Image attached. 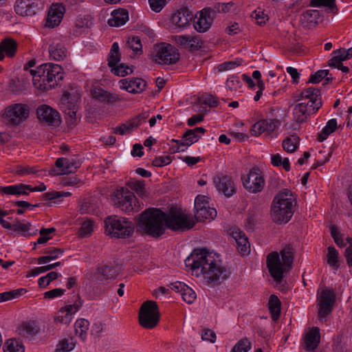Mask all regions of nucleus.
Listing matches in <instances>:
<instances>
[{
	"mask_svg": "<svg viewBox=\"0 0 352 352\" xmlns=\"http://www.w3.org/2000/svg\"><path fill=\"white\" fill-rule=\"evenodd\" d=\"M328 74H329V70H327V69L318 70L314 74H312L310 76L308 82L313 83V84L318 83L323 78H324L326 76H327Z\"/></svg>",
	"mask_w": 352,
	"mask_h": 352,
	"instance_id": "56",
	"label": "nucleus"
},
{
	"mask_svg": "<svg viewBox=\"0 0 352 352\" xmlns=\"http://www.w3.org/2000/svg\"><path fill=\"white\" fill-rule=\"evenodd\" d=\"M301 99H308V102L319 100L322 101L320 97V90L314 87H309L302 91L300 94Z\"/></svg>",
	"mask_w": 352,
	"mask_h": 352,
	"instance_id": "41",
	"label": "nucleus"
},
{
	"mask_svg": "<svg viewBox=\"0 0 352 352\" xmlns=\"http://www.w3.org/2000/svg\"><path fill=\"white\" fill-rule=\"evenodd\" d=\"M322 107V101L316 100L311 103L302 102L295 105L294 108V116L295 120L298 123L304 122L307 118L316 113Z\"/></svg>",
	"mask_w": 352,
	"mask_h": 352,
	"instance_id": "13",
	"label": "nucleus"
},
{
	"mask_svg": "<svg viewBox=\"0 0 352 352\" xmlns=\"http://www.w3.org/2000/svg\"><path fill=\"white\" fill-rule=\"evenodd\" d=\"M19 334L24 338H30L36 335L38 331V327L34 321L23 322L17 329Z\"/></svg>",
	"mask_w": 352,
	"mask_h": 352,
	"instance_id": "36",
	"label": "nucleus"
},
{
	"mask_svg": "<svg viewBox=\"0 0 352 352\" xmlns=\"http://www.w3.org/2000/svg\"><path fill=\"white\" fill-rule=\"evenodd\" d=\"M17 43L12 38H6L0 43V61L3 60L5 55L9 58L15 56L17 51Z\"/></svg>",
	"mask_w": 352,
	"mask_h": 352,
	"instance_id": "28",
	"label": "nucleus"
},
{
	"mask_svg": "<svg viewBox=\"0 0 352 352\" xmlns=\"http://www.w3.org/2000/svg\"><path fill=\"white\" fill-rule=\"evenodd\" d=\"M4 352H24L25 349L22 343L16 339L8 340L4 346Z\"/></svg>",
	"mask_w": 352,
	"mask_h": 352,
	"instance_id": "45",
	"label": "nucleus"
},
{
	"mask_svg": "<svg viewBox=\"0 0 352 352\" xmlns=\"http://www.w3.org/2000/svg\"><path fill=\"white\" fill-rule=\"evenodd\" d=\"M283 262L280 261L278 252L270 253L266 259L267 267L271 276L277 283H280L285 272L289 270L294 261L292 248L288 245L280 251Z\"/></svg>",
	"mask_w": 352,
	"mask_h": 352,
	"instance_id": "3",
	"label": "nucleus"
},
{
	"mask_svg": "<svg viewBox=\"0 0 352 352\" xmlns=\"http://www.w3.org/2000/svg\"><path fill=\"white\" fill-rule=\"evenodd\" d=\"M241 179L243 187L252 193L261 192L265 185V181L261 175V170L257 168H252L247 177H242Z\"/></svg>",
	"mask_w": 352,
	"mask_h": 352,
	"instance_id": "12",
	"label": "nucleus"
},
{
	"mask_svg": "<svg viewBox=\"0 0 352 352\" xmlns=\"http://www.w3.org/2000/svg\"><path fill=\"white\" fill-rule=\"evenodd\" d=\"M175 41L181 46L192 51L197 50L202 46V42L199 36H177Z\"/></svg>",
	"mask_w": 352,
	"mask_h": 352,
	"instance_id": "29",
	"label": "nucleus"
},
{
	"mask_svg": "<svg viewBox=\"0 0 352 352\" xmlns=\"http://www.w3.org/2000/svg\"><path fill=\"white\" fill-rule=\"evenodd\" d=\"M74 298L73 303L67 305L59 309L57 316L54 318L56 322L65 324L71 322L73 316L80 309L83 304V300L79 294L75 295Z\"/></svg>",
	"mask_w": 352,
	"mask_h": 352,
	"instance_id": "11",
	"label": "nucleus"
},
{
	"mask_svg": "<svg viewBox=\"0 0 352 352\" xmlns=\"http://www.w3.org/2000/svg\"><path fill=\"white\" fill-rule=\"evenodd\" d=\"M185 290H183V292L181 294L183 300L188 304H190L194 302L196 299V294L195 292L188 285L186 286Z\"/></svg>",
	"mask_w": 352,
	"mask_h": 352,
	"instance_id": "57",
	"label": "nucleus"
},
{
	"mask_svg": "<svg viewBox=\"0 0 352 352\" xmlns=\"http://www.w3.org/2000/svg\"><path fill=\"white\" fill-rule=\"evenodd\" d=\"M299 141L300 138L296 135L288 136L283 142V148L288 153L294 152L299 144Z\"/></svg>",
	"mask_w": 352,
	"mask_h": 352,
	"instance_id": "44",
	"label": "nucleus"
},
{
	"mask_svg": "<svg viewBox=\"0 0 352 352\" xmlns=\"http://www.w3.org/2000/svg\"><path fill=\"white\" fill-rule=\"evenodd\" d=\"M192 217L185 213L166 214L160 209L149 208L143 211L138 219L137 232L153 238L164 234L166 228L172 230H189L194 226Z\"/></svg>",
	"mask_w": 352,
	"mask_h": 352,
	"instance_id": "1",
	"label": "nucleus"
},
{
	"mask_svg": "<svg viewBox=\"0 0 352 352\" xmlns=\"http://www.w3.org/2000/svg\"><path fill=\"white\" fill-rule=\"evenodd\" d=\"M318 317L325 318L332 311L336 302V294L332 289H322L318 296Z\"/></svg>",
	"mask_w": 352,
	"mask_h": 352,
	"instance_id": "14",
	"label": "nucleus"
},
{
	"mask_svg": "<svg viewBox=\"0 0 352 352\" xmlns=\"http://www.w3.org/2000/svg\"><path fill=\"white\" fill-rule=\"evenodd\" d=\"M120 60V54L119 52V45L118 43H113L108 57V65L112 68L117 65Z\"/></svg>",
	"mask_w": 352,
	"mask_h": 352,
	"instance_id": "43",
	"label": "nucleus"
},
{
	"mask_svg": "<svg viewBox=\"0 0 352 352\" xmlns=\"http://www.w3.org/2000/svg\"><path fill=\"white\" fill-rule=\"evenodd\" d=\"M28 188H30V185L20 184L0 187V192L3 195H28Z\"/></svg>",
	"mask_w": 352,
	"mask_h": 352,
	"instance_id": "35",
	"label": "nucleus"
},
{
	"mask_svg": "<svg viewBox=\"0 0 352 352\" xmlns=\"http://www.w3.org/2000/svg\"><path fill=\"white\" fill-rule=\"evenodd\" d=\"M94 222L90 219L85 220L78 230L80 237L85 238L91 234L94 231Z\"/></svg>",
	"mask_w": 352,
	"mask_h": 352,
	"instance_id": "46",
	"label": "nucleus"
},
{
	"mask_svg": "<svg viewBox=\"0 0 352 352\" xmlns=\"http://www.w3.org/2000/svg\"><path fill=\"white\" fill-rule=\"evenodd\" d=\"M91 94L94 99L106 104H112L122 100L118 94L104 90L100 87H94L91 89Z\"/></svg>",
	"mask_w": 352,
	"mask_h": 352,
	"instance_id": "20",
	"label": "nucleus"
},
{
	"mask_svg": "<svg viewBox=\"0 0 352 352\" xmlns=\"http://www.w3.org/2000/svg\"><path fill=\"white\" fill-rule=\"evenodd\" d=\"M337 129V121L336 119L329 120L322 132L318 134V140L320 142L325 140L328 135L333 133Z\"/></svg>",
	"mask_w": 352,
	"mask_h": 352,
	"instance_id": "42",
	"label": "nucleus"
},
{
	"mask_svg": "<svg viewBox=\"0 0 352 352\" xmlns=\"http://www.w3.org/2000/svg\"><path fill=\"white\" fill-rule=\"evenodd\" d=\"M38 74H41V82L38 85V89L47 91L57 85L58 82L63 79L62 67L52 63L42 64L38 67Z\"/></svg>",
	"mask_w": 352,
	"mask_h": 352,
	"instance_id": "6",
	"label": "nucleus"
},
{
	"mask_svg": "<svg viewBox=\"0 0 352 352\" xmlns=\"http://www.w3.org/2000/svg\"><path fill=\"white\" fill-rule=\"evenodd\" d=\"M126 45L129 48L131 49L135 52H140L142 50V45L141 43V40L138 36H133L129 38L126 42Z\"/></svg>",
	"mask_w": 352,
	"mask_h": 352,
	"instance_id": "53",
	"label": "nucleus"
},
{
	"mask_svg": "<svg viewBox=\"0 0 352 352\" xmlns=\"http://www.w3.org/2000/svg\"><path fill=\"white\" fill-rule=\"evenodd\" d=\"M232 235L241 253L243 255L247 254L250 252V244L245 234L239 229H236L232 231Z\"/></svg>",
	"mask_w": 352,
	"mask_h": 352,
	"instance_id": "33",
	"label": "nucleus"
},
{
	"mask_svg": "<svg viewBox=\"0 0 352 352\" xmlns=\"http://www.w3.org/2000/svg\"><path fill=\"white\" fill-rule=\"evenodd\" d=\"M252 16L255 19L256 23L259 25L265 24L268 19L267 16L261 10H255Z\"/></svg>",
	"mask_w": 352,
	"mask_h": 352,
	"instance_id": "62",
	"label": "nucleus"
},
{
	"mask_svg": "<svg viewBox=\"0 0 352 352\" xmlns=\"http://www.w3.org/2000/svg\"><path fill=\"white\" fill-rule=\"evenodd\" d=\"M184 141L172 140V142H176L177 144V147L173 148V153L176 152H182L184 151V148H181L182 146L188 147L191 146L192 144L199 141L201 138V135L198 134L194 133L192 131H189L188 129L186 131V133L182 136Z\"/></svg>",
	"mask_w": 352,
	"mask_h": 352,
	"instance_id": "27",
	"label": "nucleus"
},
{
	"mask_svg": "<svg viewBox=\"0 0 352 352\" xmlns=\"http://www.w3.org/2000/svg\"><path fill=\"white\" fill-rule=\"evenodd\" d=\"M56 166L60 170L57 175H67L74 173L80 166V162L73 158L60 157L56 160Z\"/></svg>",
	"mask_w": 352,
	"mask_h": 352,
	"instance_id": "21",
	"label": "nucleus"
},
{
	"mask_svg": "<svg viewBox=\"0 0 352 352\" xmlns=\"http://www.w3.org/2000/svg\"><path fill=\"white\" fill-rule=\"evenodd\" d=\"M241 64V60L237 59L234 61H228L223 63L219 65V71H226L232 69L237 66H239Z\"/></svg>",
	"mask_w": 352,
	"mask_h": 352,
	"instance_id": "61",
	"label": "nucleus"
},
{
	"mask_svg": "<svg viewBox=\"0 0 352 352\" xmlns=\"http://www.w3.org/2000/svg\"><path fill=\"white\" fill-rule=\"evenodd\" d=\"M75 345L73 338L63 339L57 344L55 352H69L74 349Z\"/></svg>",
	"mask_w": 352,
	"mask_h": 352,
	"instance_id": "47",
	"label": "nucleus"
},
{
	"mask_svg": "<svg viewBox=\"0 0 352 352\" xmlns=\"http://www.w3.org/2000/svg\"><path fill=\"white\" fill-rule=\"evenodd\" d=\"M36 115L38 120L49 125L58 126L60 123L59 113L47 104H42L36 109Z\"/></svg>",
	"mask_w": 352,
	"mask_h": 352,
	"instance_id": "16",
	"label": "nucleus"
},
{
	"mask_svg": "<svg viewBox=\"0 0 352 352\" xmlns=\"http://www.w3.org/2000/svg\"><path fill=\"white\" fill-rule=\"evenodd\" d=\"M147 118V115L142 113L133 118L129 121L120 124V126L113 129L115 133L123 135L126 133H129L132 131L133 129L138 127Z\"/></svg>",
	"mask_w": 352,
	"mask_h": 352,
	"instance_id": "22",
	"label": "nucleus"
},
{
	"mask_svg": "<svg viewBox=\"0 0 352 352\" xmlns=\"http://www.w3.org/2000/svg\"><path fill=\"white\" fill-rule=\"evenodd\" d=\"M64 252L63 249L53 248L45 252L46 256H40L37 258L38 264L47 263L58 258L59 255Z\"/></svg>",
	"mask_w": 352,
	"mask_h": 352,
	"instance_id": "40",
	"label": "nucleus"
},
{
	"mask_svg": "<svg viewBox=\"0 0 352 352\" xmlns=\"http://www.w3.org/2000/svg\"><path fill=\"white\" fill-rule=\"evenodd\" d=\"M193 14L186 8L178 10L172 16L173 23L180 28H185L190 25Z\"/></svg>",
	"mask_w": 352,
	"mask_h": 352,
	"instance_id": "26",
	"label": "nucleus"
},
{
	"mask_svg": "<svg viewBox=\"0 0 352 352\" xmlns=\"http://www.w3.org/2000/svg\"><path fill=\"white\" fill-rule=\"evenodd\" d=\"M216 215V210L209 207V206L199 208V210L195 211V214L196 219L199 221H204L205 219H212Z\"/></svg>",
	"mask_w": 352,
	"mask_h": 352,
	"instance_id": "37",
	"label": "nucleus"
},
{
	"mask_svg": "<svg viewBox=\"0 0 352 352\" xmlns=\"http://www.w3.org/2000/svg\"><path fill=\"white\" fill-rule=\"evenodd\" d=\"M43 7L41 0H17L14 10L21 16H33Z\"/></svg>",
	"mask_w": 352,
	"mask_h": 352,
	"instance_id": "15",
	"label": "nucleus"
},
{
	"mask_svg": "<svg viewBox=\"0 0 352 352\" xmlns=\"http://www.w3.org/2000/svg\"><path fill=\"white\" fill-rule=\"evenodd\" d=\"M112 18L108 20V24L113 27L123 25L129 20V12L126 9L115 10L111 13Z\"/></svg>",
	"mask_w": 352,
	"mask_h": 352,
	"instance_id": "32",
	"label": "nucleus"
},
{
	"mask_svg": "<svg viewBox=\"0 0 352 352\" xmlns=\"http://www.w3.org/2000/svg\"><path fill=\"white\" fill-rule=\"evenodd\" d=\"M214 184L217 190L226 197H230L236 192L234 181L226 175H219L214 177Z\"/></svg>",
	"mask_w": 352,
	"mask_h": 352,
	"instance_id": "18",
	"label": "nucleus"
},
{
	"mask_svg": "<svg viewBox=\"0 0 352 352\" xmlns=\"http://www.w3.org/2000/svg\"><path fill=\"white\" fill-rule=\"evenodd\" d=\"M166 3V0H149L151 8L156 12L161 11Z\"/></svg>",
	"mask_w": 352,
	"mask_h": 352,
	"instance_id": "63",
	"label": "nucleus"
},
{
	"mask_svg": "<svg viewBox=\"0 0 352 352\" xmlns=\"http://www.w3.org/2000/svg\"><path fill=\"white\" fill-rule=\"evenodd\" d=\"M76 102L77 100L74 101L69 93H65L60 99L61 108L68 116L67 121L70 125L75 124L76 122V112L78 110Z\"/></svg>",
	"mask_w": 352,
	"mask_h": 352,
	"instance_id": "17",
	"label": "nucleus"
},
{
	"mask_svg": "<svg viewBox=\"0 0 352 352\" xmlns=\"http://www.w3.org/2000/svg\"><path fill=\"white\" fill-rule=\"evenodd\" d=\"M278 123L279 122L278 120L274 122L271 119L261 120L252 126L251 133L256 136L261 135L263 133L270 134L274 131L276 127V124Z\"/></svg>",
	"mask_w": 352,
	"mask_h": 352,
	"instance_id": "24",
	"label": "nucleus"
},
{
	"mask_svg": "<svg viewBox=\"0 0 352 352\" xmlns=\"http://www.w3.org/2000/svg\"><path fill=\"white\" fill-rule=\"evenodd\" d=\"M294 197L291 191L285 190L278 193L271 206V217L277 224L287 223L294 214Z\"/></svg>",
	"mask_w": 352,
	"mask_h": 352,
	"instance_id": "4",
	"label": "nucleus"
},
{
	"mask_svg": "<svg viewBox=\"0 0 352 352\" xmlns=\"http://www.w3.org/2000/svg\"><path fill=\"white\" fill-rule=\"evenodd\" d=\"M71 195V193L69 192H59V191H52V192H47L43 195V197L45 200H55L57 199H60L63 197H69Z\"/></svg>",
	"mask_w": 352,
	"mask_h": 352,
	"instance_id": "54",
	"label": "nucleus"
},
{
	"mask_svg": "<svg viewBox=\"0 0 352 352\" xmlns=\"http://www.w3.org/2000/svg\"><path fill=\"white\" fill-rule=\"evenodd\" d=\"M160 314L156 302L147 300L140 307L139 322L142 327L146 329H153L158 323Z\"/></svg>",
	"mask_w": 352,
	"mask_h": 352,
	"instance_id": "10",
	"label": "nucleus"
},
{
	"mask_svg": "<svg viewBox=\"0 0 352 352\" xmlns=\"http://www.w3.org/2000/svg\"><path fill=\"white\" fill-rule=\"evenodd\" d=\"M104 223L105 233L111 237L126 239L133 234L134 225L125 217L109 216L105 219Z\"/></svg>",
	"mask_w": 352,
	"mask_h": 352,
	"instance_id": "5",
	"label": "nucleus"
},
{
	"mask_svg": "<svg viewBox=\"0 0 352 352\" xmlns=\"http://www.w3.org/2000/svg\"><path fill=\"white\" fill-rule=\"evenodd\" d=\"M116 276V269L109 265L98 267L95 273V278L98 283H103L104 280L114 278Z\"/></svg>",
	"mask_w": 352,
	"mask_h": 352,
	"instance_id": "34",
	"label": "nucleus"
},
{
	"mask_svg": "<svg viewBox=\"0 0 352 352\" xmlns=\"http://www.w3.org/2000/svg\"><path fill=\"white\" fill-rule=\"evenodd\" d=\"M311 6L314 7L326 6L333 12H336L337 10L335 0H311Z\"/></svg>",
	"mask_w": 352,
	"mask_h": 352,
	"instance_id": "52",
	"label": "nucleus"
},
{
	"mask_svg": "<svg viewBox=\"0 0 352 352\" xmlns=\"http://www.w3.org/2000/svg\"><path fill=\"white\" fill-rule=\"evenodd\" d=\"M30 108L26 104L15 103L8 106L3 113V122L8 126L16 127L23 123L30 116Z\"/></svg>",
	"mask_w": 352,
	"mask_h": 352,
	"instance_id": "8",
	"label": "nucleus"
},
{
	"mask_svg": "<svg viewBox=\"0 0 352 352\" xmlns=\"http://www.w3.org/2000/svg\"><path fill=\"white\" fill-rule=\"evenodd\" d=\"M320 339L319 328L313 327L305 336L304 348L307 351L314 350L318 346Z\"/></svg>",
	"mask_w": 352,
	"mask_h": 352,
	"instance_id": "30",
	"label": "nucleus"
},
{
	"mask_svg": "<svg viewBox=\"0 0 352 352\" xmlns=\"http://www.w3.org/2000/svg\"><path fill=\"white\" fill-rule=\"evenodd\" d=\"M327 263L335 269H338V252L333 246L328 248Z\"/></svg>",
	"mask_w": 352,
	"mask_h": 352,
	"instance_id": "48",
	"label": "nucleus"
},
{
	"mask_svg": "<svg viewBox=\"0 0 352 352\" xmlns=\"http://www.w3.org/2000/svg\"><path fill=\"white\" fill-rule=\"evenodd\" d=\"M179 53L170 44L162 43L156 45L153 54V61L160 65H172L179 60Z\"/></svg>",
	"mask_w": 352,
	"mask_h": 352,
	"instance_id": "9",
	"label": "nucleus"
},
{
	"mask_svg": "<svg viewBox=\"0 0 352 352\" xmlns=\"http://www.w3.org/2000/svg\"><path fill=\"white\" fill-rule=\"evenodd\" d=\"M50 56L56 61L64 60L67 55V50L61 43L53 42L49 46Z\"/></svg>",
	"mask_w": 352,
	"mask_h": 352,
	"instance_id": "31",
	"label": "nucleus"
},
{
	"mask_svg": "<svg viewBox=\"0 0 352 352\" xmlns=\"http://www.w3.org/2000/svg\"><path fill=\"white\" fill-rule=\"evenodd\" d=\"M318 16V11L307 10L300 15V21L303 23H311L315 21Z\"/></svg>",
	"mask_w": 352,
	"mask_h": 352,
	"instance_id": "50",
	"label": "nucleus"
},
{
	"mask_svg": "<svg viewBox=\"0 0 352 352\" xmlns=\"http://www.w3.org/2000/svg\"><path fill=\"white\" fill-rule=\"evenodd\" d=\"M280 301L275 295H272L268 302V307L272 314V318L276 321L278 319L280 314Z\"/></svg>",
	"mask_w": 352,
	"mask_h": 352,
	"instance_id": "38",
	"label": "nucleus"
},
{
	"mask_svg": "<svg viewBox=\"0 0 352 352\" xmlns=\"http://www.w3.org/2000/svg\"><path fill=\"white\" fill-rule=\"evenodd\" d=\"M129 186L135 190L140 196H143L145 190V182L144 180H133L129 182Z\"/></svg>",
	"mask_w": 352,
	"mask_h": 352,
	"instance_id": "55",
	"label": "nucleus"
},
{
	"mask_svg": "<svg viewBox=\"0 0 352 352\" xmlns=\"http://www.w3.org/2000/svg\"><path fill=\"white\" fill-rule=\"evenodd\" d=\"M201 339L202 340L214 343L216 340V334L212 330L204 329L201 334Z\"/></svg>",
	"mask_w": 352,
	"mask_h": 352,
	"instance_id": "60",
	"label": "nucleus"
},
{
	"mask_svg": "<svg viewBox=\"0 0 352 352\" xmlns=\"http://www.w3.org/2000/svg\"><path fill=\"white\" fill-rule=\"evenodd\" d=\"M64 7L58 4H53L48 12L45 25L48 28H54L60 23L63 16Z\"/></svg>",
	"mask_w": 352,
	"mask_h": 352,
	"instance_id": "25",
	"label": "nucleus"
},
{
	"mask_svg": "<svg viewBox=\"0 0 352 352\" xmlns=\"http://www.w3.org/2000/svg\"><path fill=\"white\" fill-rule=\"evenodd\" d=\"M111 199L116 208L128 214L138 212L142 208L139 200L133 192L126 188H117L114 191Z\"/></svg>",
	"mask_w": 352,
	"mask_h": 352,
	"instance_id": "7",
	"label": "nucleus"
},
{
	"mask_svg": "<svg viewBox=\"0 0 352 352\" xmlns=\"http://www.w3.org/2000/svg\"><path fill=\"white\" fill-rule=\"evenodd\" d=\"M119 83L121 89H125L132 94L141 93L146 87V82L139 78L122 79L120 80Z\"/></svg>",
	"mask_w": 352,
	"mask_h": 352,
	"instance_id": "23",
	"label": "nucleus"
},
{
	"mask_svg": "<svg viewBox=\"0 0 352 352\" xmlns=\"http://www.w3.org/2000/svg\"><path fill=\"white\" fill-rule=\"evenodd\" d=\"M232 2H228V3H217L214 4L212 7H210L209 8L212 10V12L216 16L217 13H226L228 12L230 9L233 6Z\"/></svg>",
	"mask_w": 352,
	"mask_h": 352,
	"instance_id": "49",
	"label": "nucleus"
},
{
	"mask_svg": "<svg viewBox=\"0 0 352 352\" xmlns=\"http://www.w3.org/2000/svg\"><path fill=\"white\" fill-rule=\"evenodd\" d=\"M89 326V322L84 318L78 319L74 324L76 334L82 340L86 339Z\"/></svg>",
	"mask_w": 352,
	"mask_h": 352,
	"instance_id": "39",
	"label": "nucleus"
},
{
	"mask_svg": "<svg viewBox=\"0 0 352 352\" xmlns=\"http://www.w3.org/2000/svg\"><path fill=\"white\" fill-rule=\"evenodd\" d=\"M334 54H338L341 60L344 61L350 59L352 57V47L345 50L340 48L333 52Z\"/></svg>",
	"mask_w": 352,
	"mask_h": 352,
	"instance_id": "64",
	"label": "nucleus"
},
{
	"mask_svg": "<svg viewBox=\"0 0 352 352\" xmlns=\"http://www.w3.org/2000/svg\"><path fill=\"white\" fill-rule=\"evenodd\" d=\"M214 17L212 10L209 8H204L199 12L197 20L194 21L195 29L199 32H206L211 27Z\"/></svg>",
	"mask_w": 352,
	"mask_h": 352,
	"instance_id": "19",
	"label": "nucleus"
},
{
	"mask_svg": "<svg viewBox=\"0 0 352 352\" xmlns=\"http://www.w3.org/2000/svg\"><path fill=\"white\" fill-rule=\"evenodd\" d=\"M111 72L115 75L118 76H124L133 72V69L128 65H125L124 64H120L119 65H116L115 67L111 68Z\"/></svg>",
	"mask_w": 352,
	"mask_h": 352,
	"instance_id": "51",
	"label": "nucleus"
},
{
	"mask_svg": "<svg viewBox=\"0 0 352 352\" xmlns=\"http://www.w3.org/2000/svg\"><path fill=\"white\" fill-rule=\"evenodd\" d=\"M186 266L192 272L198 271L206 281L213 285H219L230 276V271L223 266L217 254L206 249H195L185 260Z\"/></svg>",
	"mask_w": 352,
	"mask_h": 352,
	"instance_id": "2",
	"label": "nucleus"
},
{
	"mask_svg": "<svg viewBox=\"0 0 352 352\" xmlns=\"http://www.w3.org/2000/svg\"><path fill=\"white\" fill-rule=\"evenodd\" d=\"M38 170L35 167H32L28 165L19 166L16 167V174L19 176L27 175L30 174H36Z\"/></svg>",
	"mask_w": 352,
	"mask_h": 352,
	"instance_id": "58",
	"label": "nucleus"
},
{
	"mask_svg": "<svg viewBox=\"0 0 352 352\" xmlns=\"http://www.w3.org/2000/svg\"><path fill=\"white\" fill-rule=\"evenodd\" d=\"M250 349V342L248 340H241L235 344L231 352H248Z\"/></svg>",
	"mask_w": 352,
	"mask_h": 352,
	"instance_id": "59",
	"label": "nucleus"
}]
</instances>
